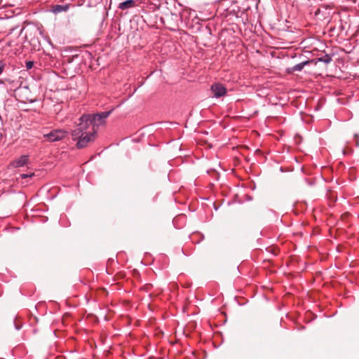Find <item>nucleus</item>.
Masks as SVG:
<instances>
[{
  "label": "nucleus",
  "mask_w": 359,
  "mask_h": 359,
  "mask_svg": "<svg viewBox=\"0 0 359 359\" xmlns=\"http://www.w3.org/2000/svg\"><path fill=\"white\" fill-rule=\"evenodd\" d=\"M110 113L111 111H103L95 114H83L79 118V121L86 123L89 128L97 133L98 128L105 123V120Z\"/></svg>",
  "instance_id": "f257e3e1"
},
{
  "label": "nucleus",
  "mask_w": 359,
  "mask_h": 359,
  "mask_svg": "<svg viewBox=\"0 0 359 359\" xmlns=\"http://www.w3.org/2000/svg\"><path fill=\"white\" fill-rule=\"evenodd\" d=\"M89 128L87 126L86 123L83 122L82 121H79V123L76 125L75 129H74L72 133V138L74 141H79L81 138H83L86 130H88Z\"/></svg>",
  "instance_id": "f03ea898"
},
{
  "label": "nucleus",
  "mask_w": 359,
  "mask_h": 359,
  "mask_svg": "<svg viewBox=\"0 0 359 359\" xmlns=\"http://www.w3.org/2000/svg\"><path fill=\"white\" fill-rule=\"evenodd\" d=\"M96 134L97 133L95 132V130L89 128L88 130H86L84 137L79 140V141L76 142V147L78 149H83L86 147L90 142H94L95 140Z\"/></svg>",
  "instance_id": "7ed1b4c3"
},
{
  "label": "nucleus",
  "mask_w": 359,
  "mask_h": 359,
  "mask_svg": "<svg viewBox=\"0 0 359 359\" xmlns=\"http://www.w3.org/2000/svg\"><path fill=\"white\" fill-rule=\"evenodd\" d=\"M67 131L62 129L53 130L48 134L44 135V137L48 142H56L62 140L67 135Z\"/></svg>",
  "instance_id": "20e7f679"
},
{
  "label": "nucleus",
  "mask_w": 359,
  "mask_h": 359,
  "mask_svg": "<svg viewBox=\"0 0 359 359\" xmlns=\"http://www.w3.org/2000/svg\"><path fill=\"white\" fill-rule=\"evenodd\" d=\"M29 163V159L28 155L21 156L20 158L13 160L8 165V169H13L17 168H21L27 165Z\"/></svg>",
  "instance_id": "39448f33"
},
{
  "label": "nucleus",
  "mask_w": 359,
  "mask_h": 359,
  "mask_svg": "<svg viewBox=\"0 0 359 359\" xmlns=\"http://www.w3.org/2000/svg\"><path fill=\"white\" fill-rule=\"evenodd\" d=\"M211 90L213 93L214 97H220L224 95L226 93V88L220 83H215L211 86Z\"/></svg>",
  "instance_id": "423d86ee"
},
{
  "label": "nucleus",
  "mask_w": 359,
  "mask_h": 359,
  "mask_svg": "<svg viewBox=\"0 0 359 359\" xmlns=\"http://www.w3.org/2000/svg\"><path fill=\"white\" fill-rule=\"evenodd\" d=\"M136 6L135 0H126L118 4V8L121 10H126L128 8H133Z\"/></svg>",
  "instance_id": "0eeeda50"
},
{
  "label": "nucleus",
  "mask_w": 359,
  "mask_h": 359,
  "mask_svg": "<svg viewBox=\"0 0 359 359\" xmlns=\"http://www.w3.org/2000/svg\"><path fill=\"white\" fill-rule=\"evenodd\" d=\"M13 32L14 29L11 30L6 36L8 39L7 45L10 47L15 46L18 44V43L16 41L11 39Z\"/></svg>",
  "instance_id": "6e6552de"
},
{
  "label": "nucleus",
  "mask_w": 359,
  "mask_h": 359,
  "mask_svg": "<svg viewBox=\"0 0 359 359\" xmlns=\"http://www.w3.org/2000/svg\"><path fill=\"white\" fill-rule=\"evenodd\" d=\"M310 62L309 60H306V61H304V62H302L301 63H299L296 65H294L293 67H292V71L293 72H300L303 69V68L306 65H308L309 63Z\"/></svg>",
  "instance_id": "1a4fd4ad"
},
{
  "label": "nucleus",
  "mask_w": 359,
  "mask_h": 359,
  "mask_svg": "<svg viewBox=\"0 0 359 359\" xmlns=\"http://www.w3.org/2000/svg\"><path fill=\"white\" fill-rule=\"evenodd\" d=\"M69 5H57L55 6L53 11L55 13H60L62 11H67L69 9Z\"/></svg>",
  "instance_id": "9d476101"
},
{
  "label": "nucleus",
  "mask_w": 359,
  "mask_h": 359,
  "mask_svg": "<svg viewBox=\"0 0 359 359\" xmlns=\"http://www.w3.org/2000/svg\"><path fill=\"white\" fill-rule=\"evenodd\" d=\"M318 60L325 64H328L332 61V57L329 55H325L324 57H319Z\"/></svg>",
  "instance_id": "9b49d317"
},
{
  "label": "nucleus",
  "mask_w": 359,
  "mask_h": 359,
  "mask_svg": "<svg viewBox=\"0 0 359 359\" xmlns=\"http://www.w3.org/2000/svg\"><path fill=\"white\" fill-rule=\"evenodd\" d=\"M34 173H29V174H21L20 175V177L22 179H25V178H27V177H32L34 176Z\"/></svg>",
  "instance_id": "f8f14e48"
},
{
  "label": "nucleus",
  "mask_w": 359,
  "mask_h": 359,
  "mask_svg": "<svg viewBox=\"0 0 359 359\" xmlns=\"http://www.w3.org/2000/svg\"><path fill=\"white\" fill-rule=\"evenodd\" d=\"M32 67H33V62L28 61V62H26V67L27 69H31Z\"/></svg>",
  "instance_id": "ddd939ff"
},
{
  "label": "nucleus",
  "mask_w": 359,
  "mask_h": 359,
  "mask_svg": "<svg viewBox=\"0 0 359 359\" xmlns=\"http://www.w3.org/2000/svg\"><path fill=\"white\" fill-rule=\"evenodd\" d=\"M4 69V64L2 62H0V74H2Z\"/></svg>",
  "instance_id": "4468645a"
},
{
  "label": "nucleus",
  "mask_w": 359,
  "mask_h": 359,
  "mask_svg": "<svg viewBox=\"0 0 359 359\" xmlns=\"http://www.w3.org/2000/svg\"><path fill=\"white\" fill-rule=\"evenodd\" d=\"M22 32V29H21V31H20V32H18V33H17V34H15V35H16V36H17V37H19Z\"/></svg>",
  "instance_id": "2eb2a0df"
}]
</instances>
